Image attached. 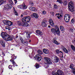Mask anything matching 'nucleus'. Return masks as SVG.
Segmentation results:
<instances>
[{"mask_svg": "<svg viewBox=\"0 0 75 75\" xmlns=\"http://www.w3.org/2000/svg\"><path fill=\"white\" fill-rule=\"evenodd\" d=\"M74 65L73 64H71L70 65V68L71 69H72L73 70H74L75 69L73 68H74Z\"/></svg>", "mask_w": 75, "mask_h": 75, "instance_id": "nucleus-26", "label": "nucleus"}, {"mask_svg": "<svg viewBox=\"0 0 75 75\" xmlns=\"http://www.w3.org/2000/svg\"><path fill=\"white\" fill-rule=\"evenodd\" d=\"M69 9L71 11H74V8H71V9Z\"/></svg>", "mask_w": 75, "mask_h": 75, "instance_id": "nucleus-45", "label": "nucleus"}, {"mask_svg": "<svg viewBox=\"0 0 75 75\" xmlns=\"http://www.w3.org/2000/svg\"><path fill=\"white\" fill-rule=\"evenodd\" d=\"M53 42L54 43V44H56V45H58L59 44V43L58 42L55 40H54Z\"/></svg>", "mask_w": 75, "mask_h": 75, "instance_id": "nucleus-30", "label": "nucleus"}, {"mask_svg": "<svg viewBox=\"0 0 75 75\" xmlns=\"http://www.w3.org/2000/svg\"><path fill=\"white\" fill-rule=\"evenodd\" d=\"M62 12L61 13H60V14H58V16H57V17L58 18H60L61 17H62Z\"/></svg>", "mask_w": 75, "mask_h": 75, "instance_id": "nucleus-28", "label": "nucleus"}, {"mask_svg": "<svg viewBox=\"0 0 75 75\" xmlns=\"http://www.w3.org/2000/svg\"><path fill=\"white\" fill-rule=\"evenodd\" d=\"M51 15H52V16H54V12L53 11H52L50 12Z\"/></svg>", "mask_w": 75, "mask_h": 75, "instance_id": "nucleus-43", "label": "nucleus"}, {"mask_svg": "<svg viewBox=\"0 0 75 75\" xmlns=\"http://www.w3.org/2000/svg\"><path fill=\"white\" fill-rule=\"evenodd\" d=\"M52 74V75H64V73L61 70H58L57 71V73H55L54 72H53Z\"/></svg>", "mask_w": 75, "mask_h": 75, "instance_id": "nucleus-3", "label": "nucleus"}, {"mask_svg": "<svg viewBox=\"0 0 75 75\" xmlns=\"http://www.w3.org/2000/svg\"><path fill=\"white\" fill-rule=\"evenodd\" d=\"M8 34L6 32H2L1 34V36L3 38H5L6 37H7Z\"/></svg>", "mask_w": 75, "mask_h": 75, "instance_id": "nucleus-5", "label": "nucleus"}, {"mask_svg": "<svg viewBox=\"0 0 75 75\" xmlns=\"http://www.w3.org/2000/svg\"><path fill=\"white\" fill-rule=\"evenodd\" d=\"M0 44L3 47H5V42L3 41L2 40H0Z\"/></svg>", "mask_w": 75, "mask_h": 75, "instance_id": "nucleus-15", "label": "nucleus"}, {"mask_svg": "<svg viewBox=\"0 0 75 75\" xmlns=\"http://www.w3.org/2000/svg\"><path fill=\"white\" fill-rule=\"evenodd\" d=\"M21 17H23V15L22 14V15H21Z\"/></svg>", "mask_w": 75, "mask_h": 75, "instance_id": "nucleus-53", "label": "nucleus"}, {"mask_svg": "<svg viewBox=\"0 0 75 75\" xmlns=\"http://www.w3.org/2000/svg\"><path fill=\"white\" fill-rule=\"evenodd\" d=\"M5 10H7L8 9L12 8V5L10 4H8L5 6Z\"/></svg>", "mask_w": 75, "mask_h": 75, "instance_id": "nucleus-11", "label": "nucleus"}, {"mask_svg": "<svg viewBox=\"0 0 75 75\" xmlns=\"http://www.w3.org/2000/svg\"><path fill=\"white\" fill-rule=\"evenodd\" d=\"M6 1V0H1L0 1V6L3 3H5Z\"/></svg>", "mask_w": 75, "mask_h": 75, "instance_id": "nucleus-25", "label": "nucleus"}, {"mask_svg": "<svg viewBox=\"0 0 75 75\" xmlns=\"http://www.w3.org/2000/svg\"><path fill=\"white\" fill-rule=\"evenodd\" d=\"M69 31H70V32H73L74 29H73L70 28Z\"/></svg>", "mask_w": 75, "mask_h": 75, "instance_id": "nucleus-44", "label": "nucleus"}, {"mask_svg": "<svg viewBox=\"0 0 75 75\" xmlns=\"http://www.w3.org/2000/svg\"><path fill=\"white\" fill-rule=\"evenodd\" d=\"M43 52L45 54H48V52H49V51H48V50L45 49H43Z\"/></svg>", "mask_w": 75, "mask_h": 75, "instance_id": "nucleus-18", "label": "nucleus"}, {"mask_svg": "<svg viewBox=\"0 0 75 75\" xmlns=\"http://www.w3.org/2000/svg\"><path fill=\"white\" fill-rule=\"evenodd\" d=\"M37 58V60L39 61L41 60V55H40L39 54H36L34 57V58Z\"/></svg>", "mask_w": 75, "mask_h": 75, "instance_id": "nucleus-9", "label": "nucleus"}, {"mask_svg": "<svg viewBox=\"0 0 75 75\" xmlns=\"http://www.w3.org/2000/svg\"><path fill=\"white\" fill-rule=\"evenodd\" d=\"M38 54H42V51L40 50H38Z\"/></svg>", "mask_w": 75, "mask_h": 75, "instance_id": "nucleus-34", "label": "nucleus"}, {"mask_svg": "<svg viewBox=\"0 0 75 75\" xmlns=\"http://www.w3.org/2000/svg\"><path fill=\"white\" fill-rule=\"evenodd\" d=\"M30 4H31V5H32V6H33V5H34V4L33 3H30Z\"/></svg>", "mask_w": 75, "mask_h": 75, "instance_id": "nucleus-48", "label": "nucleus"}, {"mask_svg": "<svg viewBox=\"0 0 75 75\" xmlns=\"http://www.w3.org/2000/svg\"><path fill=\"white\" fill-rule=\"evenodd\" d=\"M30 20H31V17L29 16L24 17L22 19V21L23 22L20 23V25L23 27H28L29 25L27 23L29 22Z\"/></svg>", "mask_w": 75, "mask_h": 75, "instance_id": "nucleus-1", "label": "nucleus"}, {"mask_svg": "<svg viewBox=\"0 0 75 75\" xmlns=\"http://www.w3.org/2000/svg\"><path fill=\"white\" fill-rule=\"evenodd\" d=\"M48 27H49V28H50V25L48 26Z\"/></svg>", "mask_w": 75, "mask_h": 75, "instance_id": "nucleus-54", "label": "nucleus"}, {"mask_svg": "<svg viewBox=\"0 0 75 75\" xmlns=\"http://www.w3.org/2000/svg\"><path fill=\"white\" fill-rule=\"evenodd\" d=\"M16 59V57L14 56V57L13 59Z\"/></svg>", "mask_w": 75, "mask_h": 75, "instance_id": "nucleus-49", "label": "nucleus"}, {"mask_svg": "<svg viewBox=\"0 0 75 75\" xmlns=\"http://www.w3.org/2000/svg\"><path fill=\"white\" fill-rule=\"evenodd\" d=\"M49 23L51 26L52 27H54V23L53 21L51 19H50L49 21Z\"/></svg>", "mask_w": 75, "mask_h": 75, "instance_id": "nucleus-14", "label": "nucleus"}, {"mask_svg": "<svg viewBox=\"0 0 75 75\" xmlns=\"http://www.w3.org/2000/svg\"><path fill=\"white\" fill-rule=\"evenodd\" d=\"M54 7L55 9H57L58 8V6L56 4H54Z\"/></svg>", "mask_w": 75, "mask_h": 75, "instance_id": "nucleus-38", "label": "nucleus"}, {"mask_svg": "<svg viewBox=\"0 0 75 75\" xmlns=\"http://www.w3.org/2000/svg\"><path fill=\"white\" fill-rule=\"evenodd\" d=\"M23 9H26V8H27V6H25V4H23Z\"/></svg>", "mask_w": 75, "mask_h": 75, "instance_id": "nucleus-31", "label": "nucleus"}, {"mask_svg": "<svg viewBox=\"0 0 75 75\" xmlns=\"http://www.w3.org/2000/svg\"><path fill=\"white\" fill-rule=\"evenodd\" d=\"M74 74H75V69L73 71Z\"/></svg>", "mask_w": 75, "mask_h": 75, "instance_id": "nucleus-51", "label": "nucleus"}, {"mask_svg": "<svg viewBox=\"0 0 75 75\" xmlns=\"http://www.w3.org/2000/svg\"><path fill=\"white\" fill-rule=\"evenodd\" d=\"M56 52L57 54H59L60 52H61V54H62V56L61 57L62 58V57H63V55H62V54H63V52H61V51H59V50H56Z\"/></svg>", "mask_w": 75, "mask_h": 75, "instance_id": "nucleus-17", "label": "nucleus"}, {"mask_svg": "<svg viewBox=\"0 0 75 75\" xmlns=\"http://www.w3.org/2000/svg\"><path fill=\"white\" fill-rule=\"evenodd\" d=\"M70 18V16L69 15L67 14L64 16V20L66 22L68 23L69 20V18Z\"/></svg>", "mask_w": 75, "mask_h": 75, "instance_id": "nucleus-6", "label": "nucleus"}, {"mask_svg": "<svg viewBox=\"0 0 75 75\" xmlns=\"http://www.w3.org/2000/svg\"><path fill=\"white\" fill-rule=\"evenodd\" d=\"M6 29H8L9 31H10L11 30L10 27H8V26H6Z\"/></svg>", "mask_w": 75, "mask_h": 75, "instance_id": "nucleus-40", "label": "nucleus"}, {"mask_svg": "<svg viewBox=\"0 0 75 75\" xmlns=\"http://www.w3.org/2000/svg\"><path fill=\"white\" fill-rule=\"evenodd\" d=\"M74 3H73V2L72 1L70 2L68 5L69 9H71L72 8H73V7H74Z\"/></svg>", "mask_w": 75, "mask_h": 75, "instance_id": "nucleus-7", "label": "nucleus"}, {"mask_svg": "<svg viewBox=\"0 0 75 75\" xmlns=\"http://www.w3.org/2000/svg\"><path fill=\"white\" fill-rule=\"evenodd\" d=\"M74 19H73L71 20V24H73L74 23Z\"/></svg>", "mask_w": 75, "mask_h": 75, "instance_id": "nucleus-37", "label": "nucleus"}, {"mask_svg": "<svg viewBox=\"0 0 75 75\" xmlns=\"http://www.w3.org/2000/svg\"><path fill=\"white\" fill-rule=\"evenodd\" d=\"M45 62H47V64H52V61H51V59L49 58L48 57H45L44 58Z\"/></svg>", "mask_w": 75, "mask_h": 75, "instance_id": "nucleus-4", "label": "nucleus"}, {"mask_svg": "<svg viewBox=\"0 0 75 75\" xmlns=\"http://www.w3.org/2000/svg\"><path fill=\"white\" fill-rule=\"evenodd\" d=\"M6 40L7 41H12L13 40V37L10 35H8L7 37H6Z\"/></svg>", "mask_w": 75, "mask_h": 75, "instance_id": "nucleus-8", "label": "nucleus"}, {"mask_svg": "<svg viewBox=\"0 0 75 75\" xmlns=\"http://www.w3.org/2000/svg\"><path fill=\"white\" fill-rule=\"evenodd\" d=\"M7 25H9V26H11L12 25H13V23L12 22L9 21H8V22Z\"/></svg>", "mask_w": 75, "mask_h": 75, "instance_id": "nucleus-23", "label": "nucleus"}, {"mask_svg": "<svg viewBox=\"0 0 75 75\" xmlns=\"http://www.w3.org/2000/svg\"><path fill=\"white\" fill-rule=\"evenodd\" d=\"M14 13L16 16H18V13H17V11H16V10H14Z\"/></svg>", "mask_w": 75, "mask_h": 75, "instance_id": "nucleus-39", "label": "nucleus"}, {"mask_svg": "<svg viewBox=\"0 0 75 75\" xmlns=\"http://www.w3.org/2000/svg\"><path fill=\"white\" fill-rule=\"evenodd\" d=\"M14 1H15V4H16L17 3V0H14Z\"/></svg>", "mask_w": 75, "mask_h": 75, "instance_id": "nucleus-47", "label": "nucleus"}, {"mask_svg": "<svg viewBox=\"0 0 75 75\" xmlns=\"http://www.w3.org/2000/svg\"><path fill=\"white\" fill-rule=\"evenodd\" d=\"M60 29L62 31H65V29L62 26H60Z\"/></svg>", "mask_w": 75, "mask_h": 75, "instance_id": "nucleus-22", "label": "nucleus"}, {"mask_svg": "<svg viewBox=\"0 0 75 75\" xmlns=\"http://www.w3.org/2000/svg\"><path fill=\"white\" fill-rule=\"evenodd\" d=\"M31 16H32L33 17H35L36 18H38V15L36 13H33L31 15Z\"/></svg>", "mask_w": 75, "mask_h": 75, "instance_id": "nucleus-13", "label": "nucleus"}, {"mask_svg": "<svg viewBox=\"0 0 75 75\" xmlns=\"http://www.w3.org/2000/svg\"><path fill=\"white\" fill-rule=\"evenodd\" d=\"M8 68L9 69H11L12 68V66L10 65L9 66Z\"/></svg>", "mask_w": 75, "mask_h": 75, "instance_id": "nucleus-46", "label": "nucleus"}, {"mask_svg": "<svg viewBox=\"0 0 75 75\" xmlns=\"http://www.w3.org/2000/svg\"><path fill=\"white\" fill-rule=\"evenodd\" d=\"M36 33L37 34L40 35V36H42V34H43L42 32L39 30H37L36 31Z\"/></svg>", "mask_w": 75, "mask_h": 75, "instance_id": "nucleus-10", "label": "nucleus"}, {"mask_svg": "<svg viewBox=\"0 0 75 75\" xmlns=\"http://www.w3.org/2000/svg\"><path fill=\"white\" fill-rule=\"evenodd\" d=\"M3 55L4 56H5V54L4 53H3Z\"/></svg>", "mask_w": 75, "mask_h": 75, "instance_id": "nucleus-52", "label": "nucleus"}, {"mask_svg": "<svg viewBox=\"0 0 75 75\" xmlns=\"http://www.w3.org/2000/svg\"><path fill=\"white\" fill-rule=\"evenodd\" d=\"M10 61H11V62H12V64L13 65H15V64H16L15 63L16 62H14V59H13V58H12L10 59Z\"/></svg>", "mask_w": 75, "mask_h": 75, "instance_id": "nucleus-24", "label": "nucleus"}, {"mask_svg": "<svg viewBox=\"0 0 75 75\" xmlns=\"http://www.w3.org/2000/svg\"><path fill=\"white\" fill-rule=\"evenodd\" d=\"M26 34H28L27 35V38H30V32H26Z\"/></svg>", "mask_w": 75, "mask_h": 75, "instance_id": "nucleus-19", "label": "nucleus"}, {"mask_svg": "<svg viewBox=\"0 0 75 75\" xmlns=\"http://www.w3.org/2000/svg\"><path fill=\"white\" fill-rule=\"evenodd\" d=\"M23 5H20L18 6V7L19 8H21V9H23Z\"/></svg>", "mask_w": 75, "mask_h": 75, "instance_id": "nucleus-33", "label": "nucleus"}, {"mask_svg": "<svg viewBox=\"0 0 75 75\" xmlns=\"http://www.w3.org/2000/svg\"><path fill=\"white\" fill-rule=\"evenodd\" d=\"M63 4L64 6H66L67 4V0H64Z\"/></svg>", "mask_w": 75, "mask_h": 75, "instance_id": "nucleus-29", "label": "nucleus"}, {"mask_svg": "<svg viewBox=\"0 0 75 75\" xmlns=\"http://www.w3.org/2000/svg\"><path fill=\"white\" fill-rule=\"evenodd\" d=\"M54 61L55 62H58L59 60L57 57L56 56L54 58Z\"/></svg>", "mask_w": 75, "mask_h": 75, "instance_id": "nucleus-20", "label": "nucleus"}, {"mask_svg": "<svg viewBox=\"0 0 75 75\" xmlns=\"http://www.w3.org/2000/svg\"><path fill=\"white\" fill-rule=\"evenodd\" d=\"M30 10L31 11H36V9L35 8L31 7L30 8Z\"/></svg>", "mask_w": 75, "mask_h": 75, "instance_id": "nucleus-21", "label": "nucleus"}, {"mask_svg": "<svg viewBox=\"0 0 75 75\" xmlns=\"http://www.w3.org/2000/svg\"><path fill=\"white\" fill-rule=\"evenodd\" d=\"M35 67L36 68H37H37H39V67H40V65H39V64H37L35 65Z\"/></svg>", "mask_w": 75, "mask_h": 75, "instance_id": "nucleus-42", "label": "nucleus"}, {"mask_svg": "<svg viewBox=\"0 0 75 75\" xmlns=\"http://www.w3.org/2000/svg\"><path fill=\"white\" fill-rule=\"evenodd\" d=\"M17 66H18V65H17L16 64V67H17Z\"/></svg>", "mask_w": 75, "mask_h": 75, "instance_id": "nucleus-56", "label": "nucleus"}, {"mask_svg": "<svg viewBox=\"0 0 75 75\" xmlns=\"http://www.w3.org/2000/svg\"><path fill=\"white\" fill-rule=\"evenodd\" d=\"M8 21L7 20H4L3 21V23L5 25H7L8 23Z\"/></svg>", "mask_w": 75, "mask_h": 75, "instance_id": "nucleus-27", "label": "nucleus"}, {"mask_svg": "<svg viewBox=\"0 0 75 75\" xmlns=\"http://www.w3.org/2000/svg\"><path fill=\"white\" fill-rule=\"evenodd\" d=\"M46 13L47 12H46V11H44L42 12V14L44 15H45Z\"/></svg>", "mask_w": 75, "mask_h": 75, "instance_id": "nucleus-41", "label": "nucleus"}, {"mask_svg": "<svg viewBox=\"0 0 75 75\" xmlns=\"http://www.w3.org/2000/svg\"><path fill=\"white\" fill-rule=\"evenodd\" d=\"M51 32L53 34H55L56 33L57 34V35L59 36L61 35L60 33V31H59V29L58 27H57L56 28H52L51 30Z\"/></svg>", "mask_w": 75, "mask_h": 75, "instance_id": "nucleus-2", "label": "nucleus"}, {"mask_svg": "<svg viewBox=\"0 0 75 75\" xmlns=\"http://www.w3.org/2000/svg\"><path fill=\"white\" fill-rule=\"evenodd\" d=\"M29 42H31V40H29Z\"/></svg>", "mask_w": 75, "mask_h": 75, "instance_id": "nucleus-55", "label": "nucleus"}, {"mask_svg": "<svg viewBox=\"0 0 75 75\" xmlns=\"http://www.w3.org/2000/svg\"><path fill=\"white\" fill-rule=\"evenodd\" d=\"M20 40L21 41H23V39L21 38H20Z\"/></svg>", "mask_w": 75, "mask_h": 75, "instance_id": "nucleus-50", "label": "nucleus"}, {"mask_svg": "<svg viewBox=\"0 0 75 75\" xmlns=\"http://www.w3.org/2000/svg\"><path fill=\"white\" fill-rule=\"evenodd\" d=\"M46 20L45 19H44L43 21L42 22V25L44 27H45L47 26V24H46Z\"/></svg>", "mask_w": 75, "mask_h": 75, "instance_id": "nucleus-12", "label": "nucleus"}, {"mask_svg": "<svg viewBox=\"0 0 75 75\" xmlns=\"http://www.w3.org/2000/svg\"><path fill=\"white\" fill-rule=\"evenodd\" d=\"M62 50L65 52H66V53H68V50L65 48V47H64L62 46Z\"/></svg>", "mask_w": 75, "mask_h": 75, "instance_id": "nucleus-16", "label": "nucleus"}, {"mask_svg": "<svg viewBox=\"0 0 75 75\" xmlns=\"http://www.w3.org/2000/svg\"><path fill=\"white\" fill-rule=\"evenodd\" d=\"M57 2H58L60 3L61 4H62V0H57Z\"/></svg>", "mask_w": 75, "mask_h": 75, "instance_id": "nucleus-35", "label": "nucleus"}, {"mask_svg": "<svg viewBox=\"0 0 75 75\" xmlns=\"http://www.w3.org/2000/svg\"><path fill=\"white\" fill-rule=\"evenodd\" d=\"M8 1L10 3H11V4L13 5V4H14L13 2V1H12V0H8Z\"/></svg>", "mask_w": 75, "mask_h": 75, "instance_id": "nucleus-36", "label": "nucleus"}, {"mask_svg": "<svg viewBox=\"0 0 75 75\" xmlns=\"http://www.w3.org/2000/svg\"><path fill=\"white\" fill-rule=\"evenodd\" d=\"M71 48L73 51H75V47L73 45H71Z\"/></svg>", "mask_w": 75, "mask_h": 75, "instance_id": "nucleus-32", "label": "nucleus"}]
</instances>
